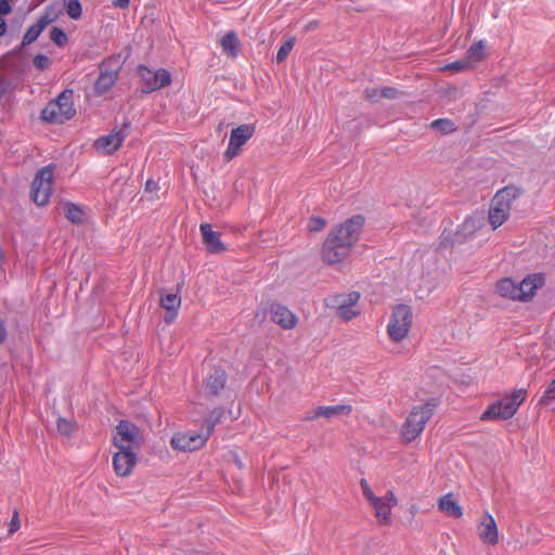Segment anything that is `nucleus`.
<instances>
[{
  "instance_id": "1",
  "label": "nucleus",
  "mask_w": 555,
  "mask_h": 555,
  "mask_svg": "<svg viewBox=\"0 0 555 555\" xmlns=\"http://www.w3.org/2000/svg\"><path fill=\"white\" fill-rule=\"evenodd\" d=\"M364 221V217L356 215L331 230L321 250L323 261L328 264L343 261L360 238Z\"/></svg>"
},
{
  "instance_id": "2",
  "label": "nucleus",
  "mask_w": 555,
  "mask_h": 555,
  "mask_svg": "<svg viewBox=\"0 0 555 555\" xmlns=\"http://www.w3.org/2000/svg\"><path fill=\"white\" fill-rule=\"evenodd\" d=\"M526 389L513 391L509 396L504 397L491 403L481 414V421L492 420H509L518 411L520 404L526 399Z\"/></svg>"
},
{
  "instance_id": "3",
  "label": "nucleus",
  "mask_w": 555,
  "mask_h": 555,
  "mask_svg": "<svg viewBox=\"0 0 555 555\" xmlns=\"http://www.w3.org/2000/svg\"><path fill=\"white\" fill-rule=\"evenodd\" d=\"M526 389L513 391L509 396L504 397L491 403L481 414V421L492 420H509L518 411L520 404L526 399Z\"/></svg>"
},
{
  "instance_id": "4",
  "label": "nucleus",
  "mask_w": 555,
  "mask_h": 555,
  "mask_svg": "<svg viewBox=\"0 0 555 555\" xmlns=\"http://www.w3.org/2000/svg\"><path fill=\"white\" fill-rule=\"evenodd\" d=\"M436 406V400L431 399L424 405L416 406L410 412L405 423L402 426V436L408 442L415 440L422 434L425 424L434 415Z\"/></svg>"
},
{
  "instance_id": "5",
  "label": "nucleus",
  "mask_w": 555,
  "mask_h": 555,
  "mask_svg": "<svg viewBox=\"0 0 555 555\" xmlns=\"http://www.w3.org/2000/svg\"><path fill=\"white\" fill-rule=\"evenodd\" d=\"M76 111L73 105V91H63L54 101L41 112V118L50 124L61 125L74 117Z\"/></svg>"
},
{
  "instance_id": "6",
  "label": "nucleus",
  "mask_w": 555,
  "mask_h": 555,
  "mask_svg": "<svg viewBox=\"0 0 555 555\" xmlns=\"http://www.w3.org/2000/svg\"><path fill=\"white\" fill-rule=\"evenodd\" d=\"M519 192V189L515 186H505L496 192L489 209V222L493 229L505 222L509 215L511 204L517 198Z\"/></svg>"
},
{
  "instance_id": "7",
  "label": "nucleus",
  "mask_w": 555,
  "mask_h": 555,
  "mask_svg": "<svg viewBox=\"0 0 555 555\" xmlns=\"http://www.w3.org/2000/svg\"><path fill=\"white\" fill-rule=\"evenodd\" d=\"M412 310L406 305H398L393 309L387 326V333L391 340L399 343L408 336L412 325Z\"/></svg>"
},
{
  "instance_id": "8",
  "label": "nucleus",
  "mask_w": 555,
  "mask_h": 555,
  "mask_svg": "<svg viewBox=\"0 0 555 555\" xmlns=\"http://www.w3.org/2000/svg\"><path fill=\"white\" fill-rule=\"evenodd\" d=\"M113 443L118 450H138L143 444L140 428L129 421L121 420L116 426Z\"/></svg>"
},
{
  "instance_id": "9",
  "label": "nucleus",
  "mask_w": 555,
  "mask_h": 555,
  "mask_svg": "<svg viewBox=\"0 0 555 555\" xmlns=\"http://www.w3.org/2000/svg\"><path fill=\"white\" fill-rule=\"evenodd\" d=\"M53 184V168L46 166L35 176L31 183V197L38 206L48 204Z\"/></svg>"
},
{
  "instance_id": "10",
  "label": "nucleus",
  "mask_w": 555,
  "mask_h": 555,
  "mask_svg": "<svg viewBox=\"0 0 555 555\" xmlns=\"http://www.w3.org/2000/svg\"><path fill=\"white\" fill-rule=\"evenodd\" d=\"M137 72L143 83L142 93L147 94L171 83V75L167 69L153 70L145 65H139Z\"/></svg>"
},
{
  "instance_id": "11",
  "label": "nucleus",
  "mask_w": 555,
  "mask_h": 555,
  "mask_svg": "<svg viewBox=\"0 0 555 555\" xmlns=\"http://www.w3.org/2000/svg\"><path fill=\"white\" fill-rule=\"evenodd\" d=\"M255 126L251 124H244L232 129L230 140L223 158L227 162L232 160L241 153V147L254 135Z\"/></svg>"
},
{
  "instance_id": "12",
  "label": "nucleus",
  "mask_w": 555,
  "mask_h": 555,
  "mask_svg": "<svg viewBox=\"0 0 555 555\" xmlns=\"http://www.w3.org/2000/svg\"><path fill=\"white\" fill-rule=\"evenodd\" d=\"M131 124L125 120L119 129H113L107 135L99 138L94 145L96 150H102L106 154H113L122 144L124 140L129 135Z\"/></svg>"
},
{
  "instance_id": "13",
  "label": "nucleus",
  "mask_w": 555,
  "mask_h": 555,
  "mask_svg": "<svg viewBox=\"0 0 555 555\" xmlns=\"http://www.w3.org/2000/svg\"><path fill=\"white\" fill-rule=\"evenodd\" d=\"M208 437L203 431L178 433L172 436L170 444L175 450L192 452L205 446Z\"/></svg>"
},
{
  "instance_id": "14",
  "label": "nucleus",
  "mask_w": 555,
  "mask_h": 555,
  "mask_svg": "<svg viewBox=\"0 0 555 555\" xmlns=\"http://www.w3.org/2000/svg\"><path fill=\"white\" fill-rule=\"evenodd\" d=\"M137 464V454L132 450H118L113 456V467L116 475L127 477Z\"/></svg>"
},
{
  "instance_id": "15",
  "label": "nucleus",
  "mask_w": 555,
  "mask_h": 555,
  "mask_svg": "<svg viewBox=\"0 0 555 555\" xmlns=\"http://www.w3.org/2000/svg\"><path fill=\"white\" fill-rule=\"evenodd\" d=\"M370 503L374 507L379 522L383 525L390 524L391 507L397 505V498L393 492L389 490L383 498L377 496V501H371Z\"/></svg>"
},
{
  "instance_id": "16",
  "label": "nucleus",
  "mask_w": 555,
  "mask_h": 555,
  "mask_svg": "<svg viewBox=\"0 0 555 555\" xmlns=\"http://www.w3.org/2000/svg\"><path fill=\"white\" fill-rule=\"evenodd\" d=\"M55 17L56 16H51L50 9L48 8L38 18L37 23L29 26L26 30L22 40V47H26L35 42L46 27L55 20Z\"/></svg>"
},
{
  "instance_id": "17",
  "label": "nucleus",
  "mask_w": 555,
  "mask_h": 555,
  "mask_svg": "<svg viewBox=\"0 0 555 555\" xmlns=\"http://www.w3.org/2000/svg\"><path fill=\"white\" fill-rule=\"evenodd\" d=\"M271 320L283 327L284 330H291L295 327L297 323L296 315L285 306L280 304H273L270 307Z\"/></svg>"
},
{
  "instance_id": "18",
  "label": "nucleus",
  "mask_w": 555,
  "mask_h": 555,
  "mask_svg": "<svg viewBox=\"0 0 555 555\" xmlns=\"http://www.w3.org/2000/svg\"><path fill=\"white\" fill-rule=\"evenodd\" d=\"M199 230L203 236V243L210 254H220L225 250V246L220 240L221 234L211 229L209 223H202Z\"/></svg>"
},
{
  "instance_id": "19",
  "label": "nucleus",
  "mask_w": 555,
  "mask_h": 555,
  "mask_svg": "<svg viewBox=\"0 0 555 555\" xmlns=\"http://www.w3.org/2000/svg\"><path fill=\"white\" fill-rule=\"evenodd\" d=\"M545 282L543 274H532L525 278L520 283H517V289L521 294H519L520 301H527L531 299L537 289L542 287Z\"/></svg>"
},
{
  "instance_id": "20",
  "label": "nucleus",
  "mask_w": 555,
  "mask_h": 555,
  "mask_svg": "<svg viewBox=\"0 0 555 555\" xmlns=\"http://www.w3.org/2000/svg\"><path fill=\"white\" fill-rule=\"evenodd\" d=\"M479 539L490 545H495L499 542V533H498V527L495 524L494 518L489 515L485 514L482 516V519L480 521L479 526V532H478Z\"/></svg>"
},
{
  "instance_id": "21",
  "label": "nucleus",
  "mask_w": 555,
  "mask_h": 555,
  "mask_svg": "<svg viewBox=\"0 0 555 555\" xmlns=\"http://www.w3.org/2000/svg\"><path fill=\"white\" fill-rule=\"evenodd\" d=\"M351 405L349 404H338V405H331V406H318L313 414H308L306 416V420L312 421L317 417H325V418H333L338 415H348L351 412Z\"/></svg>"
},
{
  "instance_id": "22",
  "label": "nucleus",
  "mask_w": 555,
  "mask_h": 555,
  "mask_svg": "<svg viewBox=\"0 0 555 555\" xmlns=\"http://www.w3.org/2000/svg\"><path fill=\"white\" fill-rule=\"evenodd\" d=\"M159 304L167 311L164 321L171 323L176 319L178 309L181 306L180 296L178 293L160 294Z\"/></svg>"
},
{
  "instance_id": "23",
  "label": "nucleus",
  "mask_w": 555,
  "mask_h": 555,
  "mask_svg": "<svg viewBox=\"0 0 555 555\" xmlns=\"http://www.w3.org/2000/svg\"><path fill=\"white\" fill-rule=\"evenodd\" d=\"M227 373L222 369H215L206 378V388L210 395L217 396L224 388Z\"/></svg>"
},
{
  "instance_id": "24",
  "label": "nucleus",
  "mask_w": 555,
  "mask_h": 555,
  "mask_svg": "<svg viewBox=\"0 0 555 555\" xmlns=\"http://www.w3.org/2000/svg\"><path fill=\"white\" fill-rule=\"evenodd\" d=\"M118 78L117 70H101L95 83L94 89L96 94H103L107 92L116 82Z\"/></svg>"
},
{
  "instance_id": "25",
  "label": "nucleus",
  "mask_w": 555,
  "mask_h": 555,
  "mask_svg": "<svg viewBox=\"0 0 555 555\" xmlns=\"http://www.w3.org/2000/svg\"><path fill=\"white\" fill-rule=\"evenodd\" d=\"M438 507L447 516L460 518L463 515V509L453 499L452 493L442 495L438 501Z\"/></svg>"
},
{
  "instance_id": "26",
  "label": "nucleus",
  "mask_w": 555,
  "mask_h": 555,
  "mask_svg": "<svg viewBox=\"0 0 555 555\" xmlns=\"http://www.w3.org/2000/svg\"><path fill=\"white\" fill-rule=\"evenodd\" d=\"M480 228V220L474 217H467L461 224L460 229L454 233L459 244L465 242L468 236H472Z\"/></svg>"
},
{
  "instance_id": "27",
  "label": "nucleus",
  "mask_w": 555,
  "mask_h": 555,
  "mask_svg": "<svg viewBox=\"0 0 555 555\" xmlns=\"http://www.w3.org/2000/svg\"><path fill=\"white\" fill-rule=\"evenodd\" d=\"M518 291L517 283L509 278L502 279L496 283V292L502 297L519 300L520 293Z\"/></svg>"
},
{
  "instance_id": "28",
  "label": "nucleus",
  "mask_w": 555,
  "mask_h": 555,
  "mask_svg": "<svg viewBox=\"0 0 555 555\" xmlns=\"http://www.w3.org/2000/svg\"><path fill=\"white\" fill-rule=\"evenodd\" d=\"M221 48H222V51L229 55V56H232V57H235L238 53V39H237V36L234 31H229L227 33L221 41Z\"/></svg>"
},
{
  "instance_id": "29",
  "label": "nucleus",
  "mask_w": 555,
  "mask_h": 555,
  "mask_svg": "<svg viewBox=\"0 0 555 555\" xmlns=\"http://www.w3.org/2000/svg\"><path fill=\"white\" fill-rule=\"evenodd\" d=\"M224 414V411L222 408H216L214 409L209 414L208 416L205 418V428L203 430V433L205 435H207V437L209 438L215 426L220 422V420L222 418Z\"/></svg>"
},
{
  "instance_id": "30",
  "label": "nucleus",
  "mask_w": 555,
  "mask_h": 555,
  "mask_svg": "<svg viewBox=\"0 0 555 555\" xmlns=\"http://www.w3.org/2000/svg\"><path fill=\"white\" fill-rule=\"evenodd\" d=\"M64 211H65L66 218L72 223L79 224L82 222L83 211L81 210V208L79 206H77L73 203H66L64 205Z\"/></svg>"
},
{
  "instance_id": "31",
  "label": "nucleus",
  "mask_w": 555,
  "mask_h": 555,
  "mask_svg": "<svg viewBox=\"0 0 555 555\" xmlns=\"http://www.w3.org/2000/svg\"><path fill=\"white\" fill-rule=\"evenodd\" d=\"M360 298V294L358 292H351L347 295H337L334 297V302L336 308L339 306L353 307Z\"/></svg>"
},
{
  "instance_id": "32",
  "label": "nucleus",
  "mask_w": 555,
  "mask_h": 555,
  "mask_svg": "<svg viewBox=\"0 0 555 555\" xmlns=\"http://www.w3.org/2000/svg\"><path fill=\"white\" fill-rule=\"evenodd\" d=\"M67 15L72 20H79L82 15V8L79 0H64Z\"/></svg>"
},
{
  "instance_id": "33",
  "label": "nucleus",
  "mask_w": 555,
  "mask_h": 555,
  "mask_svg": "<svg viewBox=\"0 0 555 555\" xmlns=\"http://www.w3.org/2000/svg\"><path fill=\"white\" fill-rule=\"evenodd\" d=\"M468 62H478L485 56V44L482 41H478L470 46L466 52Z\"/></svg>"
},
{
  "instance_id": "34",
  "label": "nucleus",
  "mask_w": 555,
  "mask_h": 555,
  "mask_svg": "<svg viewBox=\"0 0 555 555\" xmlns=\"http://www.w3.org/2000/svg\"><path fill=\"white\" fill-rule=\"evenodd\" d=\"M56 428L61 435H63L65 437H69L75 431L76 424L69 420L64 418V417H59L56 421Z\"/></svg>"
},
{
  "instance_id": "35",
  "label": "nucleus",
  "mask_w": 555,
  "mask_h": 555,
  "mask_svg": "<svg viewBox=\"0 0 555 555\" xmlns=\"http://www.w3.org/2000/svg\"><path fill=\"white\" fill-rule=\"evenodd\" d=\"M50 39L60 48L68 42L66 33L60 27H53L50 31Z\"/></svg>"
},
{
  "instance_id": "36",
  "label": "nucleus",
  "mask_w": 555,
  "mask_h": 555,
  "mask_svg": "<svg viewBox=\"0 0 555 555\" xmlns=\"http://www.w3.org/2000/svg\"><path fill=\"white\" fill-rule=\"evenodd\" d=\"M294 44H295V38H289L280 47V49L278 50V53H276V63L278 64H281L282 62H284L286 60L287 55L293 50Z\"/></svg>"
},
{
  "instance_id": "37",
  "label": "nucleus",
  "mask_w": 555,
  "mask_h": 555,
  "mask_svg": "<svg viewBox=\"0 0 555 555\" xmlns=\"http://www.w3.org/2000/svg\"><path fill=\"white\" fill-rule=\"evenodd\" d=\"M555 399V378L547 385L542 397L539 400V404L547 405Z\"/></svg>"
},
{
  "instance_id": "38",
  "label": "nucleus",
  "mask_w": 555,
  "mask_h": 555,
  "mask_svg": "<svg viewBox=\"0 0 555 555\" xmlns=\"http://www.w3.org/2000/svg\"><path fill=\"white\" fill-rule=\"evenodd\" d=\"M456 241V237L454 236V233L452 231L444 230L440 235V248H447L449 246H453L454 244H459Z\"/></svg>"
},
{
  "instance_id": "39",
  "label": "nucleus",
  "mask_w": 555,
  "mask_h": 555,
  "mask_svg": "<svg viewBox=\"0 0 555 555\" xmlns=\"http://www.w3.org/2000/svg\"><path fill=\"white\" fill-rule=\"evenodd\" d=\"M363 94L365 100L371 103H377L383 99L380 94V88H366Z\"/></svg>"
},
{
  "instance_id": "40",
  "label": "nucleus",
  "mask_w": 555,
  "mask_h": 555,
  "mask_svg": "<svg viewBox=\"0 0 555 555\" xmlns=\"http://www.w3.org/2000/svg\"><path fill=\"white\" fill-rule=\"evenodd\" d=\"M33 63L37 69L44 70L50 66L51 61L47 55L39 53L34 57Z\"/></svg>"
},
{
  "instance_id": "41",
  "label": "nucleus",
  "mask_w": 555,
  "mask_h": 555,
  "mask_svg": "<svg viewBox=\"0 0 555 555\" xmlns=\"http://www.w3.org/2000/svg\"><path fill=\"white\" fill-rule=\"evenodd\" d=\"M325 224H326V221L323 218L312 217L309 219L307 228L310 232H318V231H321L322 229H324Z\"/></svg>"
},
{
  "instance_id": "42",
  "label": "nucleus",
  "mask_w": 555,
  "mask_h": 555,
  "mask_svg": "<svg viewBox=\"0 0 555 555\" xmlns=\"http://www.w3.org/2000/svg\"><path fill=\"white\" fill-rule=\"evenodd\" d=\"M337 315L345 321H350L357 315V311L352 307L339 306L337 307Z\"/></svg>"
},
{
  "instance_id": "43",
  "label": "nucleus",
  "mask_w": 555,
  "mask_h": 555,
  "mask_svg": "<svg viewBox=\"0 0 555 555\" xmlns=\"http://www.w3.org/2000/svg\"><path fill=\"white\" fill-rule=\"evenodd\" d=\"M431 128H439L443 132L453 131V124L449 119H436L431 122Z\"/></svg>"
},
{
  "instance_id": "44",
  "label": "nucleus",
  "mask_w": 555,
  "mask_h": 555,
  "mask_svg": "<svg viewBox=\"0 0 555 555\" xmlns=\"http://www.w3.org/2000/svg\"><path fill=\"white\" fill-rule=\"evenodd\" d=\"M380 94L383 99L393 100L398 99L402 92L393 87H383L380 88Z\"/></svg>"
},
{
  "instance_id": "45",
  "label": "nucleus",
  "mask_w": 555,
  "mask_h": 555,
  "mask_svg": "<svg viewBox=\"0 0 555 555\" xmlns=\"http://www.w3.org/2000/svg\"><path fill=\"white\" fill-rule=\"evenodd\" d=\"M360 486H361L363 495L365 496V499L369 502L377 501V496L373 493V491L371 490V488L365 479L360 480Z\"/></svg>"
},
{
  "instance_id": "46",
  "label": "nucleus",
  "mask_w": 555,
  "mask_h": 555,
  "mask_svg": "<svg viewBox=\"0 0 555 555\" xmlns=\"http://www.w3.org/2000/svg\"><path fill=\"white\" fill-rule=\"evenodd\" d=\"M468 66H469L468 61H455V62H452L451 64H449L447 66V68L450 70H453V72H461V70L468 68Z\"/></svg>"
},
{
  "instance_id": "47",
  "label": "nucleus",
  "mask_w": 555,
  "mask_h": 555,
  "mask_svg": "<svg viewBox=\"0 0 555 555\" xmlns=\"http://www.w3.org/2000/svg\"><path fill=\"white\" fill-rule=\"evenodd\" d=\"M18 529H20V518H18V513L15 511L13 514V517L9 524V533L13 534Z\"/></svg>"
},
{
  "instance_id": "48",
  "label": "nucleus",
  "mask_w": 555,
  "mask_h": 555,
  "mask_svg": "<svg viewBox=\"0 0 555 555\" xmlns=\"http://www.w3.org/2000/svg\"><path fill=\"white\" fill-rule=\"evenodd\" d=\"M12 12V7L10 2L5 0H0V15H8Z\"/></svg>"
},
{
  "instance_id": "49",
  "label": "nucleus",
  "mask_w": 555,
  "mask_h": 555,
  "mask_svg": "<svg viewBox=\"0 0 555 555\" xmlns=\"http://www.w3.org/2000/svg\"><path fill=\"white\" fill-rule=\"evenodd\" d=\"M7 339V327L4 321L0 320V345Z\"/></svg>"
},
{
  "instance_id": "50",
  "label": "nucleus",
  "mask_w": 555,
  "mask_h": 555,
  "mask_svg": "<svg viewBox=\"0 0 555 555\" xmlns=\"http://www.w3.org/2000/svg\"><path fill=\"white\" fill-rule=\"evenodd\" d=\"M130 0H114L113 4L116 8L126 9L129 7Z\"/></svg>"
},
{
  "instance_id": "51",
  "label": "nucleus",
  "mask_w": 555,
  "mask_h": 555,
  "mask_svg": "<svg viewBox=\"0 0 555 555\" xmlns=\"http://www.w3.org/2000/svg\"><path fill=\"white\" fill-rule=\"evenodd\" d=\"M156 189H157V183L155 181H153V180L146 181V183H145V190L146 191H151L152 192V191H154Z\"/></svg>"
},
{
  "instance_id": "52",
  "label": "nucleus",
  "mask_w": 555,
  "mask_h": 555,
  "mask_svg": "<svg viewBox=\"0 0 555 555\" xmlns=\"http://www.w3.org/2000/svg\"><path fill=\"white\" fill-rule=\"evenodd\" d=\"M7 31V23L2 16H0V36L4 35Z\"/></svg>"
},
{
  "instance_id": "53",
  "label": "nucleus",
  "mask_w": 555,
  "mask_h": 555,
  "mask_svg": "<svg viewBox=\"0 0 555 555\" xmlns=\"http://www.w3.org/2000/svg\"><path fill=\"white\" fill-rule=\"evenodd\" d=\"M235 463L240 468H242L243 464L238 459L235 460Z\"/></svg>"
},
{
  "instance_id": "54",
  "label": "nucleus",
  "mask_w": 555,
  "mask_h": 555,
  "mask_svg": "<svg viewBox=\"0 0 555 555\" xmlns=\"http://www.w3.org/2000/svg\"><path fill=\"white\" fill-rule=\"evenodd\" d=\"M351 2H354L356 0H350Z\"/></svg>"
},
{
  "instance_id": "55",
  "label": "nucleus",
  "mask_w": 555,
  "mask_h": 555,
  "mask_svg": "<svg viewBox=\"0 0 555 555\" xmlns=\"http://www.w3.org/2000/svg\"><path fill=\"white\" fill-rule=\"evenodd\" d=\"M7 2H10V0H5Z\"/></svg>"
}]
</instances>
